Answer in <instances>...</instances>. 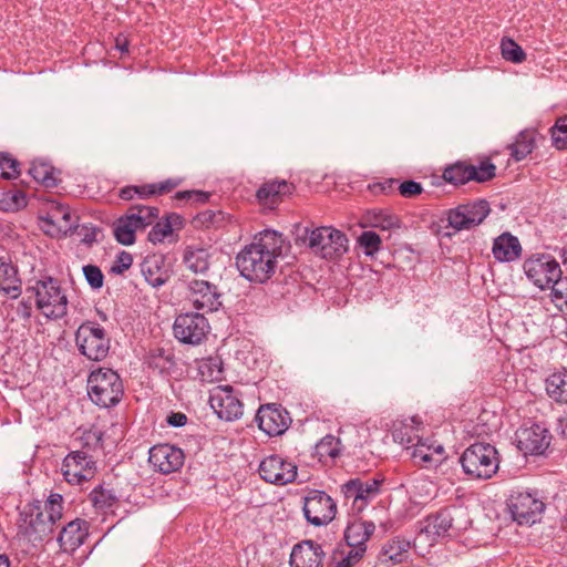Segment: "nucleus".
I'll list each match as a JSON object with an SVG mask.
<instances>
[{"label":"nucleus","mask_w":567,"mask_h":567,"mask_svg":"<svg viewBox=\"0 0 567 567\" xmlns=\"http://www.w3.org/2000/svg\"><path fill=\"white\" fill-rule=\"evenodd\" d=\"M284 245L282 235L276 230L266 229L256 235L236 257L240 275L252 282H266L276 271Z\"/></svg>","instance_id":"1"},{"label":"nucleus","mask_w":567,"mask_h":567,"mask_svg":"<svg viewBox=\"0 0 567 567\" xmlns=\"http://www.w3.org/2000/svg\"><path fill=\"white\" fill-rule=\"evenodd\" d=\"M413 424L395 421L392 425V439L404 446L414 464L422 467L436 466L444 458V447L436 441L423 439L420 432L422 422L416 416L411 419Z\"/></svg>","instance_id":"2"},{"label":"nucleus","mask_w":567,"mask_h":567,"mask_svg":"<svg viewBox=\"0 0 567 567\" xmlns=\"http://www.w3.org/2000/svg\"><path fill=\"white\" fill-rule=\"evenodd\" d=\"M34 298L37 309L50 320L62 319L68 313V297L58 279L44 277L25 289Z\"/></svg>","instance_id":"3"},{"label":"nucleus","mask_w":567,"mask_h":567,"mask_svg":"<svg viewBox=\"0 0 567 567\" xmlns=\"http://www.w3.org/2000/svg\"><path fill=\"white\" fill-rule=\"evenodd\" d=\"M87 394L100 408L115 406L124 395L122 379L113 369L97 368L87 378Z\"/></svg>","instance_id":"4"},{"label":"nucleus","mask_w":567,"mask_h":567,"mask_svg":"<svg viewBox=\"0 0 567 567\" xmlns=\"http://www.w3.org/2000/svg\"><path fill=\"white\" fill-rule=\"evenodd\" d=\"M464 473L475 480H488L498 471L497 450L488 443L470 445L460 458Z\"/></svg>","instance_id":"5"},{"label":"nucleus","mask_w":567,"mask_h":567,"mask_svg":"<svg viewBox=\"0 0 567 567\" xmlns=\"http://www.w3.org/2000/svg\"><path fill=\"white\" fill-rule=\"evenodd\" d=\"M159 210L153 206L132 205L126 214L120 217L113 226L115 239L125 246L135 241V233L153 225L158 218Z\"/></svg>","instance_id":"6"},{"label":"nucleus","mask_w":567,"mask_h":567,"mask_svg":"<svg viewBox=\"0 0 567 567\" xmlns=\"http://www.w3.org/2000/svg\"><path fill=\"white\" fill-rule=\"evenodd\" d=\"M75 343L81 354L92 361L104 360L110 351L111 340L105 329L95 321H85L75 332Z\"/></svg>","instance_id":"7"},{"label":"nucleus","mask_w":567,"mask_h":567,"mask_svg":"<svg viewBox=\"0 0 567 567\" xmlns=\"http://www.w3.org/2000/svg\"><path fill=\"white\" fill-rule=\"evenodd\" d=\"M16 525L18 536L30 543L42 542L53 533L39 501L27 503L19 509Z\"/></svg>","instance_id":"8"},{"label":"nucleus","mask_w":567,"mask_h":567,"mask_svg":"<svg viewBox=\"0 0 567 567\" xmlns=\"http://www.w3.org/2000/svg\"><path fill=\"white\" fill-rule=\"evenodd\" d=\"M97 467L92 455L86 451H72L61 464L63 480L72 486H82L94 478Z\"/></svg>","instance_id":"9"},{"label":"nucleus","mask_w":567,"mask_h":567,"mask_svg":"<svg viewBox=\"0 0 567 567\" xmlns=\"http://www.w3.org/2000/svg\"><path fill=\"white\" fill-rule=\"evenodd\" d=\"M308 245L322 258L333 259L348 250V238L333 227L322 226L308 234Z\"/></svg>","instance_id":"10"},{"label":"nucleus","mask_w":567,"mask_h":567,"mask_svg":"<svg viewBox=\"0 0 567 567\" xmlns=\"http://www.w3.org/2000/svg\"><path fill=\"white\" fill-rule=\"evenodd\" d=\"M383 480L352 478L340 486L344 504L350 506L353 515H359L380 494V486Z\"/></svg>","instance_id":"11"},{"label":"nucleus","mask_w":567,"mask_h":567,"mask_svg":"<svg viewBox=\"0 0 567 567\" xmlns=\"http://www.w3.org/2000/svg\"><path fill=\"white\" fill-rule=\"evenodd\" d=\"M526 277L540 290L549 289L563 275L558 261L546 254H536L525 259L523 265Z\"/></svg>","instance_id":"12"},{"label":"nucleus","mask_w":567,"mask_h":567,"mask_svg":"<svg viewBox=\"0 0 567 567\" xmlns=\"http://www.w3.org/2000/svg\"><path fill=\"white\" fill-rule=\"evenodd\" d=\"M303 515L313 526H326L337 515V503L324 491L311 489L303 497Z\"/></svg>","instance_id":"13"},{"label":"nucleus","mask_w":567,"mask_h":567,"mask_svg":"<svg viewBox=\"0 0 567 567\" xmlns=\"http://www.w3.org/2000/svg\"><path fill=\"white\" fill-rule=\"evenodd\" d=\"M185 300L197 311L210 313L220 308L221 292L208 280L192 279L187 282Z\"/></svg>","instance_id":"14"},{"label":"nucleus","mask_w":567,"mask_h":567,"mask_svg":"<svg viewBox=\"0 0 567 567\" xmlns=\"http://www.w3.org/2000/svg\"><path fill=\"white\" fill-rule=\"evenodd\" d=\"M210 330L204 313L185 312L175 318L173 324L174 337L185 344H200Z\"/></svg>","instance_id":"15"},{"label":"nucleus","mask_w":567,"mask_h":567,"mask_svg":"<svg viewBox=\"0 0 567 567\" xmlns=\"http://www.w3.org/2000/svg\"><path fill=\"white\" fill-rule=\"evenodd\" d=\"M496 167L489 159L482 161L478 166L457 162L446 167L443 178L453 185H464L470 181L484 183L495 177Z\"/></svg>","instance_id":"16"},{"label":"nucleus","mask_w":567,"mask_h":567,"mask_svg":"<svg viewBox=\"0 0 567 567\" xmlns=\"http://www.w3.org/2000/svg\"><path fill=\"white\" fill-rule=\"evenodd\" d=\"M209 403L219 419L238 420L243 415L244 405L231 385H217L210 390Z\"/></svg>","instance_id":"17"},{"label":"nucleus","mask_w":567,"mask_h":567,"mask_svg":"<svg viewBox=\"0 0 567 567\" xmlns=\"http://www.w3.org/2000/svg\"><path fill=\"white\" fill-rule=\"evenodd\" d=\"M489 212V205L486 200H476L451 209L447 220L450 226L456 230L471 229L480 225Z\"/></svg>","instance_id":"18"},{"label":"nucleus","mask_w":567,"mask_h":567,"mask_svg":"<svg viewBox=\"0 0 567 567\" xmlns=\"http://www.w3.org/2000/svg\"><path fill=\"white\" fill-rule=\"evenodd\" d=\"M260 477L271 484L286 485L296 480L297 465L279 455H270L259 464Z\"/></svg>","instance_id":"19"},{"label":"nucleus","mask_w":567,"mask_h":567,"mask_svg":"<svg viewBox=\"0 0 567 567\" xmlns=\"http://www.w3.org/2000/svg\"><path fill=\"white\" fill-rule=\"evenodd\" d=\"M516 440L517 447L525 454L540 455L548 449L551 435L544 425L533 423L522 426L516 432Z\"/></svg>","instance_id":"20"},{"label":"nucleus","mask_w":567,"mask_h":567,"mask_svg":"<svg viewBox=\"0 0 567 567\" xmlns=\"http://www.w3.org/2000/svg\"><path fill=\"white\" fill-rule=\"evenodd\" d=\"M184 461L183 450L171 444H157L150 450L148 462L154 471L162 474L177 472L184 465Z\"/></svg>","instance_id":"21"},{"label":"nucleus","mask_w":567,"mask_h":567,"mask_svg":"<svg viewBox=\"0 0 567 567\" xmlns=\"http://www.w3.org/2000/svg\"><path fill=\"white\" fill-rule=\"evenodd\" d=\"M258 427L269 436L282 434L290 425L289 413L277 404L261 405L256 414Z\"/></svg>","instance_id":"22"},{"label":"nucleus","mask_w":567,"mask_h":567,"mask_svg":"<svg viewBox=\"0 0 567 567\" xmlns=\"http://www.w3.org/2000/svg\"><path fill=\"white\" fill-rule=\"evenodd\" d=\"M544 503L529 493L519 492L511 496L509 509L519 524H534L544 511Z\"/></svg>","instance_id":"23"},{"label":"nucleus","mask_w":567,"mask_h":567,"mask_svg":"<svg viewBox=\"0 0 567 567\" xmlns=\"http://www.w3.org/2000/svg\"><path fill=\"white\" fill-rule=\"evenodd\" d=\"M41 220L44 231L52 237L65 236L74 227L69 206L59 203H51Z\"/></svg>","instance_id":"24"},{"label":"nucleus","mask_w":567,"mask_h":567,"mask_svg":"<svg viewBox=\"0 0 567 567\" xmlns=\"http://www.w3.org/2000/svg\"><path fill=\"white\" fill-rule=\"evenodd\" d=\"M181 182L179 178H167L157 183L130 185L121 188L118 196L123 200H132L134 197L141 199L158 197L173 192L179 186Z\"/></svg>","instance_id":"25"},{"label":"nucleus","mask_w":567,"mask_h":567,"mask_svg":"<svg viewBox=\"0 0 567 567\" xmlns=\"http://www.w3.org/2000/svg\"><path fill=\"white\" fill-rule=\"evenodd\" d=\"M323 556L321 545L313 540H303L293 546L290 554V566L322 567Z\"/></svg>","instance_id":"26"},{"label":"nucleus","mask_w":567,"mask_h":567,"mask_svg":"<svg viewBox=\"0 0 567 567\" xmlns=\"http://www.w3.org/2000/svg\"><path fill=\"white\" fill-rule=\"evenodd\" d=\"M89 536V524L86 520L75 518L68 523L61 530L58 542L65 553L75 551Z\"/></svg>","instance_id":"27"},{"label":"nucleus","mask_w":567,"mask_h":567,"mask_svg":"<svg viewBox=\"0 0 567 567\" xmlns=\"http://www.w3.org/2000/svg\"><path fill=\"white\" fill-rule=\"evenodd\" d=\"M453 526V517L447 508H443L435 514L429 515L421 527V535H425L429 540L435 542L439 537L449 534Z\"/></svg>","instance_id":"28"},{"label":"nucleus","mask_w":567,"mask_h":567,"mask_svg":"<svg viewBox=\"0 0 567 567\" xmlns=\"http://www.w3.org/2000/svg\"><path fill=\"white\" fill-rule=\"evenodd\" d=\"M295 189L293 185L286 181H270L261 185L257 190L256 197L262 206L275 208L284 198Z\"/></svg>","instance_id":"29"},{"label":"nucleus","mask_w":567,"mask_h":567,"mask_svg":"<svg viewBox=\"0 0 567 567\" xmlns=\"http://www.w3.org/2000/svg\"><path fill=\"white\" fill-rule=\"evenodd\" d=\"M213 254L208 248L190 245L184 249L183 264L195 275H205L212 264Z\"/></svg>","instance_id":"30"},{"label":"nucleus","mask_w":567,"mask_h":567,"mask_svg":"<svg viewBox=\"0 0 567 567\" xmlns=\"http://www.w3.org/2000/svg\"><path fill=\"white\" fill-rule=\"evenodd\" d=\"M21 280L18 268L4 257H0V292L12 299L21 295Z\"/></svg>","instance_id":"31"},{"label":"nucleus","mask_w":567,"mask_h":567,"mask_svg":"<svg viewBox=\"0 0 567 567\" xmlns=\"http://www.w3.org/2000/svg\"><path fill=\"white\" fill-rule=\"evenodd\" d=\"M492 250L498 261H513L519 258L522 246L515 236L504 233L494 240Z\"/></svg>","instance_id":"32"},{"label":"nucleus","mask_w":567,"mask_h":567,"mask_svg":"<svg viewBox=\"0 0 567 567\" xmlns=\"http://www.w3.org/2000/svg\"><path fill=\"white\" fill-rule=\"evenodd\" d=\"M537 131L533 128L523 130L517 134L515 141L507 146L511 157L515 162L526 158L536 147Z\"/></svg>","instance_id":"33"},{"label":"nucleus","mask_w":567,"mask_h":567,"mask_svg":"<svg viewBox=\"0 0 567 567\" xmlns=\"http://www.w3.org/2000/svg\"><path fill=\"white\" fill-rule=\"evenodd\" d=\"M373 522L355 519L348 524L344 530V539L348 547H367L365 543L374 532Z\"/></svg>","instance_id":"34"},{"label":"nucleus","mask_w":567,"mask_h":567,"mask_svg":"<svg viewBox=\"0 0 567 567\" xmlns=\"http://www.w3.org/2000/svg\"><path fill=\"white\" fill-rule=\"evenodd\" d=\"M546 392L555 402L567 404V369L555 372L546 379Z\"/></svg>","instance_id":"35"},{"label":"nucleus","mask_w":567,"mask_h":567,"mask_svg":"<svg viewBox=\"0 0 567 567\" xmlns=\"http://www.w3.org/2000/svg\"><path fill=\"white\" fill-rule=\"evenodd\" d=\"M341 442L333 435H326L315 446V456L323 464L333 463L340 455Z\"/></svg>","instance_id":"36"},{"label":"nucleus","mask_w":567,"mask_h":567,"mask_svg":"<svg viewBox=\"0 0 567 567\" xmlns=\"http://www.w3.org/2000/svg\"><path fill=\"white\" fill-rule=\"evenodd\" d=\"M146 362L150 369L157 371L159 374H169L175 367L173 353L164 349L150 351Z\"/></svg>","instance_id":"37"},{"label":"nucleus","mask_w":567,"mask_h":567,"mask_svg":"<svg viewBox=\"0 0 567 567\" xmlns=\"http://www.w3.org/2000/svg\"><path fill=\"white\" fill-rule=\"evenodd\" d=\"M45 520L50 524L52 532L55 524L63 517L64 498L59 493H51L42 506Z\"/></svg>","instance_id":"38"},{"label":"nucleus","mask_w":567,"mask_h":567,"mask_svg":"<svg viewBox=\"0 0 567 567\" xmlns=\"http://www.w3.org/2000/svg\"><path fill=\"white\" fill-rule=\"evenodd\" d=\"M89 498L95 509L106 512L116 505L118 498L113 491L104 488L102 485L94 487Z\"/></svg>","instance_id":"39"},{"label":"nucleus","mask_w":567,"mask_h":567,"mask_svg":"<svg viewBox=\"0 0 567 567\" xmlns=\"http://www.w3.org/2000/svg\"><path fill=\"white\" fill-rule=\"evenodd\" d=\"M198 374L203 382L220 381L224 375L221 362L217 358L203 359L198 363Z\"/></svg>","instance_id":"40"},{"label":"nucleus","mask_w":567,"mask_h":567,"mask_svg":"<svg viewBox=\"0 0 567 567\" xmlns=\"http://www.w3.org/2000/svg\"><path fill=\"white\" fill-rule=\"evenodd\" d=\"M29 174L35 182L47 187L55 186L54 169L45 162H32Z\"/></svg>","instance_id":"41"},{"label":"nucleus","mask_w":567,"mask_h":567,"mask_svg":"<svg viewBox=\"0 0 567 567\" xmlns=\"http://www.w3.org/2000/svg\"><path fill=\"white\" fill-rule=\"evenodd\" d=\"M502 55L506 61L522 63L526 60V53L513 39L503 38L501 42Z\"/></svg>","instance_id":"42"},{"label":"nucleus","mask_w":567,"mask_h":567,"mask_svg":"<svg viewBox=\"0 0 567 567\" xmlns=\"http://www.w3.org/2000/svg\"><path fill=\"white\" fill-rule=\"evenodd\" d=\"M367 547H348L340 557L334 556V567H352L363 557Z\"/></svg>","instance_id":"43"},{"label":"nucleus","mask_w":567,"mask_h":567,"mask_svg":"<svg viewBox=\"0 0 567 567\" xmlns=\"http://www.w3.org/2000/svg\"><path fill=\"white\" fill-rule=\"evenodd\" d=\"M553 145L557 150H567V115L559 117L550 128Z\"/></svg>","instance_id":"44"},{"label":"nucleus","mask_w":567,"mask_h":567,"mask_svg":"<svg viewBox=\"0 0 567 567\" xmlns=\"http://www.w3.org/2000/svg\"><path fill=\"white\" fill-rule=\"evenodd\" d=\"M549 288L551 289V301L557 303L558 301L564 300V302L561 305H557V307L567 315V277H563V275H560V278L553 282V286Z\"/></svg>","instance_id":"45"},{"label":"nucleus","mask_w":567,"mask_h":567,"mask_svg":"<svg viewBox=\"0 0 567 567\" xmlns=\"http://www.w3.org/2000/svg\"><path fill=\"white\" fill-rule=\"evenodd\" d=\"M156 270L153 269V264L151 261H146L142 266V272L145 277V280L154 288L163 286L167 281V275L164 271H159L157 266Z\"/></svg>","instance_id":"46"},{"label":"nucleus","mask_w":567,"mask_h":567,"mask_svg":"<svg viewBox=\"0 0 567 567\" xmlns=\"http://www.w3.org/2000/svg\"><path fill=\"white\" fill-rule=\"evenodd\" d=\"M20 174L19 163L9 154L0 153V177L4 179L17 178Z\"/></svg>","instance_id":"47"},{"label":"nucleus","mask_w":567,"mask_h":567,"mask_svg":"<svg viewBox=\"0 0 567 567\" xmlns=\"http://www.w3.org/2000/svg\"><path fill=\"white\" fill-rule=\"evenodd\" d=\"M24 204V197L20 192H0V210H16Z\"/></svg>","instance_id":"48"},{"label":"nucleus","mask_w":567,"mask_h":567,"mask_svg":"<svg viewBox=\"0 0 567 567\" xmlns=\"http://www.w3.org/2000/svg\"><path fill=\"white\" fill-rule=\"evenodd\" d=\"M173 233L171 218L155 223L148 233V239L153 244L163 243L164 239Z\"/></svg>","instance_id":"49"},{"label":"nucleus","mask_w":567,"mask_h":567,"mask_svg":"<svg viewBox=\"0 0 567 567\" xmlns=\"http://www.w3.org/2000/svg\"><path fill=\"white\" fill-rule=\"evenodd\" d=\"M82 270L87 284L92 289L96 290L103 287L104 275L97 266L85 265Z\"/></svg>","instance_id":"50"},{"label":"nucleus","mask_w":567,"mask_h":567,"mask_svg":"<svg viewBox=\"0 0 567 567\" xmlns=\"http://www.w3.org/2000/svg\"><path fill=\"white\" fill-rule=\"evenodd\" d=\"M411 544L405 539H398L392 543V564H401L406 560Z\"/></svg>","instance_id":"51"},{"label":"nucleus","mask_w":567,"mask_h":567,"mask_svg":"<svg viewBox=\"0 0 567 567\" xmlns=\"http://www.w3.org/2000/svg\"><path fill=\"white\" fill-rule=\"evenodd\" d=\"M176 200H185L192 203L204 204L208 200L209 195L202 190H182L174 195Z\"/></svg>","instance_id":"52"},{"label":"nucleus","mask_w":567,"mask_h":567,"mask_svg":"<svg viewBox=\"0 0 567 567\" xmlns=\"http://www.w3.org/2000/svg\"><path fill=\"white\" fill-rule=\"evenodd\" d=\"M399 193L404 198H414L423 193V187L419 182L404 181L399 185Z\"/></svg>","instance_id":"53"},{"label":"nucleus","mask_w":567,"mask_h":567,"mask_svg":"<svg viewBox=\"0 0 567 567\" xmlns=\"http://www.w3.org/2000/svg\"><path fill=\"white\" fill-rule=\"evenodd\" d=\"M133 264V257L126 251H122L111 266V272L121 275L127 270Z\"/></svg>","instance_id":"54"},{"label":"nucleus","mask_w":567,"mask_h":567,"mask_svg":"<svg viewBox=\"0 0 567 567\" xmlns=\"http://www.w3.org/2000/svg\"><path fill=\"white\" fill-rule=\"evenodd\" d=\"M359 243L367 249V254H372L379 248L380 237L374 231H363L359 238Z\"/></svg>","instance_id":"55"},{"label":"nucleus","mask_w":567,"mask_h":567,"mask_svg":"<svg viewBox=\"0 0 567 567\" xmlns=\"http://www.w3.org/2000/svg\"><path fill=\"white\" fill-rule=\"evenodd\" d=\"M14 311H16L18 318L23 319L25 321H29L31 319V316H32L31 298L29 297L28 299L20 300L17 303V306L14 308Z\"/></svg>","instance_id":"56"},{"label":"nucleus","mask_w":567,"mask_h":567,"mask_svg":"<svg viewBox=\"0 0 567 567\" xmlns=\"http://www.w3.org/2000/svg\"><path fill=\"white\" fill-rule=\"evenodd\" d=\"M167 422L175 427L183 426L187 422V416L182 412H173L168 415Z\"/></svg>","instance_id":"57"},{"label":"nucleus","mask_w":567,"mask_h":567,"mask_svg":"<svg viewBox=\"0 0 567 567\" xmlns=\"http://www.w3.org/2000/svg\"><path fill=\"white\" fill-rule=\"evenodd\" d=\"M386 182L384 183H381V182H378V183H372V184H369L368 185V190L372 194V195H380V194H383L385 188H386Z\"/></svg>","instance_id":"58"},{"label":"nucleus","mask_w":567,"mask_h":567,"mask_svg":"<svg viewBox=\"0 0 567 567\" xmlns=\"http://www.w3.org/2000/svg\"><path fill=\"white\" fill-rule=\"evenodd\" d=\"M115 48L120 52H122V53L128 52V41H127V39L125 37L118 35L115 39Z\"/></svg>","instance_id":"59"},{"label":"nucleus","mask_w":567,"mask_h":567,"mask_svg":"<svg viewBox=\"0 0 567 567\" xmlns=\"http://www.w3.org/2000/svg\"><path fill=\"white\" fill-rule=\"evenodd\" d=\"M83 439L85 440V445H89L91 441H93L95 445H99L101 442V433L87 432L84 434Z\"/></svg>","instance_id":"60"},{"label":"nucleus","mask_w":567,"mask_h":567,"mask_svg":"<svg viewBox=\"0 0 567 567\" xmlns=\"http://www.w3.org/2000/svg\"><path fill=\"white\" fill-rule=\"evenodd\" d=\"M96 229L92 228L84 234L82 241L86 245H92L94 241H96Z\"/></svg>","instance_id":"61"},{"label":"nucleus","mask_w":567,"mask_h":567,"mask_svg":"<svg viewBox=\"0 0 567 567\" xmlns=\"http://www.w3.org/2000/svg\"><path fill=\"white\" fill-rule=\"evenodd\" d=\"M0 567H10V560L7 555H0Z\"/></svg>","instance_id":"62"},{"label":"nucleus","mask_w":567,"mask_h":567,"mask_svg":"<svg viewBox=\"0 0 567 567\" xmlns=\"http://www.w3.org/2000/svg\"><path fill=\"white\" fill-rule=\"evenodd\" d=\"M212 215H213L212 212L207 210V212L200 214L198 216V218H200V219H203L205 221H208L210 219Z\"/></svg>","instance_id":"63"},{"label":"nucleus","mask_w":567,"mask_h":567,"mask_svg":"<svg viewBox=\"0 0 567 567\" xmlns=\"http://www.w3.org/2000/svg\"><path fill=\"white\" fill-rule=\"evenodd\" d=\"M560 258L565 265H567V246L564 247L560 251Z\"/></svg>","instance_id":"64"}]
</instances>
